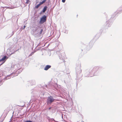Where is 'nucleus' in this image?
I'll return each instance as SVG.
<instances>
[{"instance_id": "f257e3e1", "label": "nucleus", "mask_w": 122, "mask_h": 122, "mask_svg": "<svg viewBox=\"0 0 122 122\" xmlns=\"http://www.w3.org/2000/svg\"><path fill=\"white\" fill-rule=\"evenodd\" d=\"M14 67L16 69V71H15L14 72L11 73L10 75H7L5 77H4V78H3L2 80H0V86L3 83L2 81L3 80H6L10 78L11 76L12 77H13L14 76H16L18 75L17 74L18 72L20 71V65L18 64L15 65L14 66Z\"/></svg>"}, {"instance_id": "f03ea898", "label": "nucleus", "mask_w": 122, "mask_h": 122, "mask_svg": "<svg viewBox=\"0 0 122 122\" xmlns=\"http://www.w3.org/2000/svg\"><path fill=\"white\" fill-rule=\"evenodd\" d=\"M102 68L101 67L95 66L92 67L90 68L89 70V73L90 74L87 75V73H85V76L86 77H92L95 75H97V74L96 72L100 70Z\"/></svg>"}, {"instance_id": "7ed1b4c3", "label": "nucleus", "mask_w": 122, "mask_h": 122, "mask_svg": "<svg viewBox=\"0 0 122 122\" xmlns=\"http://www.w3.org/2000/svg\"><path fill=\"white\" fill-rule=\"evenodd\" d=\"M81 66L80 64H79L76 68V74L79 76L80 74L81 75Z\"/></svg>"}, {"instance_id": "20e7f679", "label": "nucleus", "mask_w": 122, "mask_h": 122, "mask_svg": "<svg viewBox=\"0 0 122 122\" xmlns=\"http://www.w3.org/2000/svg\"><path fill=\"white\" fill-rule=\"evenodd\" d=\"M55 99H54L52 96H50L48 97L47 100V103L48 104H50L53 102Z\"/></svg>"}, {"instance_id": "39448f33", "label": "nucleus", "mask_w": 122, "mask_h": 122, "mask_svg": "<svg viewBox=\"0 0 122 122\" xmlns=\"http://www.w3.org/2000/svg\"><path fill=\"white\" fill-rule=\"evenodd\" d=\"M46 16L45 15H44L40 19V23L43 24L46 21Z\"/></svg>"}, {"instance_id": "423d86ee", "label": "nucleus", "mask_w": 122, "mask_h": 122, "mask_svg": "<svg viewBox=\"0 0 122 122\" xmlns=\"http://www.w3.org/2000/svg\"><path fill=\"white\" fill-rule=\"evenodd\" d=\"M65 55V53L64 52L62 53H59L58 54V56L60 59L62 60V61L64 60V57Z\"/></svg>"}, {"instance_id": "0eeeda50", "label": "nucleus", "mask_w": 122, "mask_h": 122, "mask_svg": "<svg viewBox=\"0 0 122 122\" xmlns=\"http://www.w3.org/2000/svg\"><path fill=\"white\" fill-rule=\"evenodd\" d=\"M7 58V56H5L2 59L0 60V62H1V64H0V65H1L3 64L5 62L4 60Z\"/></svg>"}, {"instance_id": "6e6552de", "label": "nucleus", "mask_w": 122, "mask_h": 122, "mask_svg": "<svg viewBox=\"0 0 122 122\" xmlns=\"http://www.w3.org/2000/svg\"><path fill=\"white\" fill-rule=\"evenodd\" d=\"M51 67V66L50 65H47L44 67V70L46 71L47 70L49 69Z\"/></svg>"}, {"instance_id": "1a4fd4ad", "label": "nucleus", "mask_w": 122, "mask_h": 122, "mask_svg": "<svg viewBox=\"0 0 122 122\" xmlns=\"http://www.w3.org/2000/svg\"><path fill=\"white\" fill-rule=\"evenodd\" d=\"M47 8V6H45L43 8L42 10L41 11V12L44 13L46 10Z\"/></svg>"}, {"instance_id": "9d476101", "label": "nucleus", "mask_w": 122, "mask_h": 122, "mask_svg": "<svg viewBox=\"0 0 122 122\" xmlns=\"http://www.w3.org/2000/svg\"><path fill=\"white\" fill-rule=\"evenodd\" d=\"M5 7L6 8H8L10 9H13L16 7H13L12 6H11V7L10 6H6Z\"/></svg>"}, {"instance_id": "9b49d317", "label": "nucleus", "mask_w": 122, "mask_h": 122, "mask_svg": "<svg viewBox=\"0 0 122 122\" xmlns=\"http://www.w3.org/2000/svg\"><path fill=\"white\" fill-rule=\"evenodd\" d=\"M38 29L40 30V34H42V32L43 31V29H42L41 28H39Z\"/></svg>"}, {"instance_id": "f8f14e48", "label": "nucleus", "mask_w": 122, "mask_h": 122, "mask_svg": "<svg viewBox=\"0 0 122 122\" xmlns=\"http://www.w3.org/2000/svg\"><path fill=\"white\" fill-rule=\"evenodd\" d=\"M3 75V73L2 71L0 70V76H1Z\"/></svg>"}, {"instance_id": "ddd939ff", "label": "nucleus", "mask_w": 122, "mask_h": 122, "mask_svg": "<svg viewBox=\"0 0 122 122\" xmlns=\"http://www.w3.org/2000/svg\"><path fill=\"white\" fill-rule=\"evenodd\" d=\"M41 5V4L40 3L39 4H38L35 7L37 8H38Z\"/></svg>"}, {"instance_id": "4468645a", "label": "nucleus", "mask_w": 122, "mask_h": 122, "mask_svg": "<svg viewBox=\"0 0 122 122\" xmlns=\"http://www.w3.org/2000/svg\"><path fill=\"white\" fill-rule=\"evenodd\" d=\"M46 0H44L42 2H40V3L41 5L43 4L46 1Z\"/></svg>"}, {"instance_id": "2eb2a0df", "label": "nucleus", "mask_w": 122, "mask_h": 122, "mask_svg": "<svg viewBox=\"0 0 122 122\" xmlns=\"http://www.w3.org/2000/svg\"><path fill=\"white\" fill-rule=\"evenodd\" d=\"M30 2L29 0H26V1L25 3L26 4H28Z\"/></svg>"}, {"instance_id": "dca6fc26", "label": "nucleus", "mask_w": 122, "mask_h": 122, "mask_svg": "<svg viewBox=\"0 0 122 122\" xmlns=\"http://www.w3.org/2000/svg\"><path fill=\"white\" fill-rule=\"evenodd\" d=\"M34 53V52H32L31 53L30 55L29 56H31L32 55H33Z\"/></svg>"}, {"instance_id": "f3484780", "label": "nucleus", "mask_w": 122, "mask_h": 122, "mask_svg": "<svg viewBox=\"0 0 122 122\" xmlns=\"http://www.w3.org/2000/svg\"><path fill=\"white\" fill-rule=\"evenodd\" d=\"M87 73V75H88V74H90V73H89V71H87L86 73Z\"/></svg>"}, {"instance_id": "a211bd4d", "label": "nucleus", "mask_w": 122, "mask_h": 122, "mask_svg": "<svg viewBox=\"0 0 122 122\" xmlns=\"http://www.w3.org/2000/svg\"><path fill=\"white\" fill-rule=\"evenodd\" d=\"M66 0H62V2L63 3H64L65 2Z\"/></svg>"}, {"instance_id": "6ab92c4d", "label": "nucleus", "mask_w": 122, "mask_h": 122, "mask_svg": "<svg viewBox=\"0 0 122 122\" xmlns=\"http://www.w3.org/2000/svg\"><path fill=\"white\" fill-rule=\"evenodd\" d=\"M65 33L67 34L68 33V31L66 30V31L65 32Z\"/></svg>"}, {"instance_id": "aec40b11", "label": "nucleus", "mask_w": 122, "mask_h": 122, "mask_svg": "<svg viewBox=\"0 0 122 122\" xmlns=\"http://www.w3.org/2000/svg\"><path fill=\"white\" fill-rule=\"evenodd\" d=\"M25 26H23V29H24V28H25Z\"/></svg>"}, {"instance_id": "412c9836", "label": "nucleus", "mask_w": 122, "mask_h": 122, "mask_svg": "<svg viewBox=\"0 0 122 122\" xmlns=\"http://www.w3.org/2000/svg\"><path fill=\"white\" fill-rule=\"evenodd\" d=\"M14 34V32L13 31L12 32V35L11 36L13 35Z\"/></svg>"}, {"instance_id": "4be33fe9", "label": "nucleus", "mask_w": 122, "mask_h": 122, "mask_svg": "<svg viewBox=\"0 0 122 122\" xmlns=\"http://www.w3.org/2000/svg\"><path fill=\"white\" fill-rule=\"evenodd\" d=\"M16 51H15L13 53H11V54H13L15 52H16V51Z\"/></svg>"}, {"instance_id": "5701e85b", "label": "nucleus", "mask_w": 122, "mask_h": 122, "mask_svg": "<svg viewBox=\"0 0 122 122\" xmlns=\"http://www.w3.org/2000/svg\"><path fill=\"white\" fill-rule=\"evenodd\" d=\"M51 109V108L50 107V108H49V109Z\"/></svg>"}, {"instance_id": "b1692460", "label": "nucleus", "mask_w": 122, "mask_h": 122, "mask_svg": "<svg viewBox=\"0 0 122 122\" xmlns=\"http://www.w3.org/2000/svg\"><path fill=\"white\" fill-rule=\"evenodd\" d=\"M109 22V21H107V22L108 23Z\"/></svg>"}, {"instance_id": "393cba45", "label": "nucleus", "mask_w": 122, "mask_h": 122, "mask_svg": "<svg viewBox=\"0 0 122 122\" xmlns=\"http://www.w3.org/2000/svg\"><path fill=\"white\" fill-rule=\"evenodd\" d=\"M21 72V71H20V72H19V73H20V72Z\"/></svg>"}, {"instance_id": "a878e982", "label": "nucleus", "mask_w": 122, "mask_h": 122, "mask_svg": "<svg viewBox=\"0 0 122 122\" xmlns=\"http://www.w3.org/2000/svg\"><path fill=\"white\" fill-rule=\"evenodd\" d=\"M82 122H84V121H82Z\"/></svg>"}, {"instance_id": "bb28decb", "label": "nucleus", "mask_w": 122, "mask_h": 122, "mask_svg": "<svg viewBox=\"0 0 122 122\" xmlns=\"http://www.w3.org/2000/svg\"><path fill=\"white\" fill-rule=\"evenodd\" d=\"M1 65H0V66Z\"/></svg>"}]
</instances>
